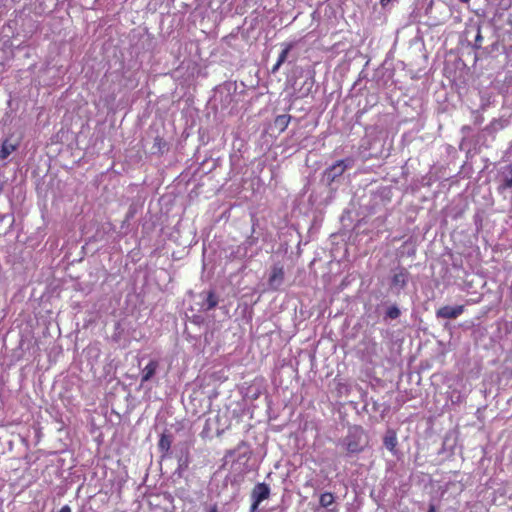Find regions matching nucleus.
Masks as SVG:
<instances>
[{
	"instance_id": "obj_1",
	"label": "nucleus",
	"mask_w": 512,
	"mask_h": 512,
	"mask_svg": "<svg viewBox=\"0 0 512 512\" xmlns=\"http://www.w3.org/2000/svg\"><path fill=\"white\" fill-rule=\"evenodd\" d=\"M343 445L348 454H358L362 452L367 445L364 430L359 426L351 427L348 435L343 440Z\"/></svg>"
},
{
	"instance_id": "obj_2",
	"label": "nucleus",
	"mask_w": 512,
	"mask_h": 512,
	"mask_svg": "<svg viewBox=\"0 0 512 512\" xmlns=\"http://www.w3.org/2000/svg\"><path fill=\"white\" fill-rule=\"evenodd\" d=\"M353 164L354 160L352 158L336 161L333 165L324 170L322 180L327 185H331L336 179L342 176L347 169L352 168Z\"/></svg>"
},
{
	"instance_id": "obj_3",
	"label": "nucleus",
	"mask_w": 512,
	"mask_h": 512,
	"mask_svg": "<svg viewBox=\"0 0 512 512\" xmlns=\"http://www.w3.org/2000/svg\"><path fill=\"white\" fill-rule=\"evenodd\" d=\"M410 273L406 268L400 267L396 269L391 276L390 289L396 295H399L400 292L405 289L409 282Z\"/></svg>"
},
{
	"instance_id": "obj_4",
	"label": "nucleus",
	"mask_w": 512,
	"mask_h": 512,
	"mask_svg": "<svg viewBox=\"0 0 512 512\" xmlns=\"http://www.w3.org/2000/svg\"><path fill=\"white\" fill-rule=\"evenodd\" d=\"M270 495V487L266 483H258L251 492L252 505L251 512H255L259 504Z\"/></svg>"
},
{
	"instance_id": "obj_5",
	"label": "nucleus",
	"mask_w": 512,
	"mask_h": 512,
	"mask_svg": "<svg viewBox=\"0 0 512 512\" xmlns=\"http://www.w3.org/2000/svg\"><path fill=\"white\" fill-rule=\"evenodd\" d=\"M464 311L463 305L443 306L436 311V317L442 319H456Z\"/></svg>"
},
{
	"instance_id": "obj_6",
	"label": "nucleus",
	"mask_w": 512,
	"mask_h": 512,
	"mask_svg": "<svg viewBox=\"0 0 512 512\" xmlns=\"http://www.w3.org/2000/svg\"><path fill=\"white\" fill-rule=\"evenodd\" d=\"M500 177V184L497 187V191L503 194L507 189L512 188V163L504 168Z\"/></svg>"
},
{
	"instance_id": "obj_7",
	"label": "nucleus",
	"mask_w": 512,
	"mask_h": 512,
	"mask_svg": "<svg viewBox=\"0 0 512 512\" xmlns=\"http://www.w3.org/2000/svg\"><path fill=\"white\" fill-rule=\"evenodd\" d=\"M284 270L283 267L274 266L268 279V284L271 289L277 290L283 283Z\"/></svg>"
},
{
	"instance_id": "obj_8",
	"label": "nucleus",
	"mask_w": 512,
	"mask_h": 512,
	"mask_svg": "<svg viewBox=\"0 0 512 512\" xmlns=\"http://www.w3.org/2000/svg\"><path fill=\"white\" fill-rule=\"evenodd\" d=\"M201 297L203 299L200 305V310L203 312L214 309L218 304V297L213 291H209L206 294H201Z\"/></svg>"
},
{
	"instance_id": "obj_9",
	"label": "nucleus",
	"mask_w": 512,
	"mask_h": 512,
	"mask_svg": "<svg viewBox=\"0 0 512 512\" xmlns=\"http://www.w3.org/2000/svg\"><path fill=\"white\" fill-rule=\"evenodd\" d=\"M159 367L157 360H150L149 363L141 371V384L150 381L155 375Z\"/></svg>"
},
{
	"instance_id": "obj_10",
	"label": "nucleus",
	"mask_w": 512,
	"mask_h": 512,
	"mask_svg": "<svg viewBox=\"0 0 512 512\" xmlns=\"http://www.w3.org/2000/svg\"><path fill=\"white\" fill-rule=\"evenodd\" d=\"M384 446L391 451L393 454L396 452V446L398 444L397 435L394 430H388L383 439Z\"/></svg>"
},
{
	"instance_id": "obj_11",
	"label": "nucleus",
	"mask_w": 512,
	"mask_h": 512,
	"mask_svg": "<svg viewBox=\"0 0 512 512\" xmlns=\"http://www.w3.org/2000/svg\"><path fill=\"white\" fill-rule=\"evenodd\" d=\"M335 502V497L330 492H325L320 495L319 503L323 508H327L328 512H337L335 507L330 508Z\"/></svg>"
},
{
	"instance_id": "obj_12",
	"label": "nucleus",
	"mask_w": 512,
	"mask_h": 512,
	"mask_svg": "<svg viewBox=\"0 0 512 512\" xmlns=\"http://www.w3.org/2000/svg\"><path fill=\"white\" fill-rule=\"evenodd\" d=\"M17 148V145L10 142L9 139H6L3 141L1 148H0V160L7 159L12 152H14Z\"/></svg>"
},
{
	"instance_id": "obj_13",
	"label": "nucleus",
	"mask_w": 512,
	"mask_h": 512,
	"mask_svg": "<svg viewBox=\"0 0 512 512\" xmlns=\"http://www.w3.org/2000/svg\"><path fill=\"white\" fill-rule=\"evenodd\" d=\"M172 439L170 435L163 433L160 437L158 448L164 454H168L171 448Z\"/></svg>"
},
{
	"instance_id": "obj_14",
	"label": "nucleus",
	"mask_w": 512,
	"mask_h": 512,
	"mask_svg": "<svg viewBox=\"0 0 512 512\" xmlns=\"http://www.w3.org/2000/svg\"><path fill=\"white\" fill-rule=\"evenodd\" d=\"M291 120V116L288 114H282L276 117L274 121L275 127L280 131L283 132L287 127Z\"/></svg>"
},
{
	"instance_id": "obj_15",
	"label": "nucleus",
	"mask_w": 512,
	"mask_h": 512,
	"mask_svg": "<svg viewBox=\"0 0 512 512\" xmlns=\"http://www.w3.org/2000/svg\"><path fill=\"white\" fill-rule=\"evenodd\" d=\"M400 315H401V311H400L399 307L394 304L387 308L384 318L395 320V319L399 318Z\"/></svg>"
},
{
	"instance_id": "obj_16",
	"label": "nucleus",
	"mask_w": 512,
	"mask_h": 512,
	"mask_svg": "<svg viewBox=\"0 0 512 512\" xmlns=\"http://www.w3.org/2000/svg\"><path fill=\"white\" fill-rule=\"evenodd\" d=\"M506 125H507L506 120L494 119L487 127V130L490 132H496L498 130L503 129Z\"/></svg>"
},
{
	"instance_id": "obj_17",
	"label": "nucleus",
	"mask_w": 512,
	"mask_h": 512,
	"mask_svg": "<svg viewBox=\"0 0 512 512\" xmlns=\"http://www.w3.org/2000/svg\"><path fill=\"white\" fill-rule=\"evenodd\" d=\"M293 45L292 44H287L285 46V48L281 51L279 57H278V65H282L286 59H287V56L290 52V50L292 49Z\"/></svg>"
},
{
	"instance_id": "obj_18",
	"label": "nucleus",
	"mask_w": 512,
	"mask_h": 512,
	"mask_svg": "<svg viewBox=\"0 0 512 512\" xmlns=\"http://www.w3.org/2000/svg\"><path fill=\"white\" fill-rule=\"evenodd\" d=\"M482 41H483V37H482V35H481V28H480V26H478V28H477V34H476V37H475V42H474L473 47H474L475 49H479V48H481Z\"/></svg>"
},
{
	"instance_id": "obj_19",
	"label": "nucleus",
	"mask_w": 512,
	"mask_h": 512,
	"mask_svg": "<svg viewBox=\"0 0 512 512\" xmlns=\"http://www.w3.org/2000/svg\"><path fill=\"white\" fill-rule=\"evenodd\" d=\"M165 147H166V142L163 141L160 137H156L154 140L153 148H157V151L162 153Z\"/></svg>"
},
{
	"instance_id": "obj_20",
	"label": "nucleus",
	"mask_w": 512,
	"mask_h": 512,
	"mask_svg": "<svg viewBox=\"0 0 512 512\" xmlns=\"http://www.w3.org/2000/svg\"><path fill=\"white\" fill-rule=\"evenodd\" d=\"M313 85H314V80L312 77L306 79L303 84V87L305 88V90L302 93V95H307L311 91Z\"/></svg>"
},
{
	"instance_id": "obj_21",
	"label": "nucleus",
	"mask_w": 512,
	"mask_h": 512,
	"mask_svg": "<svg viewBox=\"0 0 512 512\" xmlns=\"http://www.w3.org/2000/svg\"><path fill=\"white\" fill-rule=\"evenodd\" d=\"M188 466V459L187 457L183 458H179V461H178V469H184V468H187Z\"/></svg>"
},
{
	"instance_id": "obj_22",
	"label": "nucleus",
	"mask_w": 512,
	"mask_h": 512,
	"mask_svg": "<svg viewBox=\"0 0 512 512\" xmlns=\"http://www.w3.org/2000/svg\"><path fill=\"white\" fill-rule=\"evenodd\" d=\"M59 512H72L70 506L64 505Z\"/></svg>"
},
{
	"instance_id": "obj_23",
	"label": "nucleus",
	"mask_w": 512,
	"mask_h": 512,
	"mask_svg": "<svg viewBox=\"0 0 512 512\" xmlns=\"http://www.w3.org/2000/svg\"><path fill=\"white\" fill-rule=\"evenodd\" d=\"M281 65H278V61L275 63V65L272 67L271 72L276 73Z\"/></svg>"
},
{
	"instance_id": "obj_24",
	"label": "nucleus",
	"mask_w": 512,
	"mask_h": 512,
	"mask_svg": "<svg viewBox=\"0 0 512 512\" xmlns=\"http://www.w3.org/2000/svg\"><path fill=\"white\" fill-rule=\"evenodd\" d=\"M392 0H380L381 5L384 7L388 5Z\"/></svg>"
},
{
	"instance_id": "obj_25",
	"label": "nucleus",
	"mask_w": 512,
	"mask_h": 512,
	"mask_svg": "<svg viewBox=\"0 0 512 512\" xmlns=\"http://www.w3.org/2000/svg\"><path fill=\"white\" fill-rule=\"evenodd\" d=\"M427 512H436V508L434 505H430Z\"/></svg>"
},
{
	"instance_id": "obj_26",
	"label": "nucleus",
	"mask_w": 512,
	"mask_h": 512,
	"mask_svg": "<svg viewBox=\"0 0 512 512\" xmlns=\"http://www.w3.org/2000/svg\"><path fill=\"white\" fill-rule=\"evenodd\" d=\"M254 242H255V239H254V238L250 237V238L248 239V243H249V245H253V243H254Z\"/></svg>"
},
{
	"instance_id": "obj_27",
	"label": "nucleus",
	"mask_w": 512,
	"mask_h": 512,
	"mask_svg": "<svg viewBox=\"0 0 512 512\" xmlns=\"http://www.w3.org/2000/svg\"><path fill=\"white\" fill-rule=\"evenodd\" d=\"M209 512H217L216 507H213Z\"/></svg>"
},
{
	"instance_id": "obj_28",
	"label": "nucleus",
	"mask_w": 512,
	"mask_h": 512,
	"mask_svg": "<svg viewBox=\"0 0 512 512\" xmlns=\"http://www.w3.org/2000/svg\"><path fill=\"white\" fill-rule=\"evenodd\" d=\"M462 3H468L470 0H459Z\"/></svg>"
}]
</instances>
